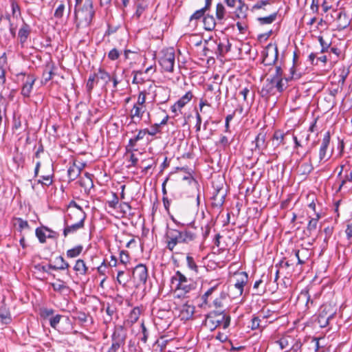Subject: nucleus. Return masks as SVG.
<instances>
[{
	"label": "nucleus",
	"instance_id": "nucleus-1",
	"mask_svg": "<svg viewBox=\"0 0 352 352\" xmlns=\"http://www.w3.org/2000/svg\"><path fill=\"white\" fill-rule=\"evenodd\" d=\"M170 281L175 285V291L179 292V296H185L196 288L195 283L179 270L171 277Z\"/></svg>",
	"mask_w": 352,
	"mask_h": 352
},
{
	"label": "nucleus",
	"instance_id": "nucleus-2",
	"mask_svg": "<svg viewBox=\"0 0 352 352\" xmlns=\"http://www.w3.org/2000/svg\"><path fill=\"white\" fill-rule=\"evenodd\" d=\"M74 14L77 27L89 26L95 14L92 0H86L81 9L75 8Z\"/></svg>",
	"mask_w": 352,
	"mask_h": 352
},
{
	"label": "nucleus",
	"instance_id": "nucleus-3",
	"mask_svg": "<svg viewBox=\"0 0 352 352\" xmlns=\"http://www.w3.org/2000/svg\"><path fill=\"white\" fill-rule=\"evenodd\" d=\"M230 323V316L223 312L212 311L206 317V326L211 330L214 329L217 327H222L223 329H227Z\"/></svg>",
	"mask_w": 352,
	"mask_h": 352
},
{
	"label": "nucleus",
	"instance_id": "nucleus-4",
	"mask_svg": "<svg viewBox=\"0 0 352 352\" xmlns=\"http://www.w3.org/2000/svg\"><path fill=\"white\" fill-rule=\"evenodd\" d=\"M275 343L285 352H299L301 346L299 336L288 333L283 335Z\"/></svg>",
	"mask_w": 352,
	"mask_h": 352
},
{
	"label": "nucleus",
	"instance_id": "nucleus-5",
	"mask_svg": "<svg viewBox=\"0 0 352 352\" xmlns=\"http://www.w3.org/2000/svg\"><path fill=\"white\" fill-rule=\"evenodd\" d=\"M231 43L227 37L219 38L211 43H208V47L205 49L214 51L217 56H224L226 54L230 52Z\"/></svg>",
	"mask_w": 352,
	"mask_h": 352
},
{
	"label": "nucleus",
	"instance_id": "nucleus-6",
	"mask_svg": "<svg viewBox=\"0 0 352 352\" xmlns=\"http://www.w3.org/2000/svg\"><path fill=\"white\" fill-rule=\"evenodd\" d=\"M162 56L160 58L159 63L165 72H173L174 70L175 54L173 48H168L162 50Z\"/></svg>",
	"mask_w": 352,
	"mask_h": 352
},
{
	"label": "nucleus",
	"instance_id": "nucleus-7",
	"mask_svg": "<svg viewBox=\"0 0 352 352\" xmlns=\"http://www.w3.org/2000/svg\"><path fill=\"white\" fill-rule=\"evenodd\" d=\"M166 248L173 252L179 243H183L181 240L180 230L174 228H168L165 234Z\"/></svg>",
	"mask_w": 352,
	"mask_h": 352
},
{
	"label": "nucleus",
	"instance_id": "nucleus-8",
	"mask_svg": "<svg viewBox=\"0 0 352 352\" xmlns=\"http://www.w3.org/2000/svg\"><path fill=\"white\" fill-rule=\"evenodd\" d=\"M299 352H316L319 349V340L313 337H300Z\"/></svg>",
	"mask_w": 352,
	"mask_h": 352
},
{
	"label": "nucleus",
	"instance_id": "nucleus-9",
	"mask_svg": "<svg viewBox=\"0 0 352 352\" xmlns=\"http://www.w3.org/2000/svg\"><path fill=\"white\" fill-rule=\"evenodd\" d=\"M278 50L276 45L269 44L263 52V63L265 65H273L277 61Z\"/></svg>",
	"mask_w": 352,
	"mask_h": 352
},
{
	"label": "nucleus",
	"instance_id": "nucleus-10",
	"mask_svg": "<svg viewBox=\"0 0 352 352\" xmlns=\"http://www.w3.org/2000/svg\"><path fill=\"white\" fill-rule=\"evenodd\" d=\"M290 76L282 78H271V82L277 90L280 92L283 91L287 87L289 80L292 79H298L300 75L296 73L294 67L290 69Z\"/></svg>",
	"mask_w": 352,
	"mask_h": 352
},
{
	"label": "nucleus",
	"instance_id": "nucleus-11",
	"mask_svg": "<svg viewBox=\"0 0 352 352\" xmlns=\"http://www.w3.org/2000/svg\"><path fill=\"white\" fill-rule=\"evenodd\" d=\"M80 219L78 222L69 225L68 219H65L64 221L65 228L63 230V236L67 237L68 234L76 232L79 229L83 228L84 221L85 219V214L80 212Z\"/></svg>",
	"mask_w": 352,
	"mask_h": 352
},
{
	"label": "nucleus",
	"instance_id": "nucleus-12",
	"mask_svg": "<svg viewBox=\"0 0 352 352\" xmlns=\"http://www.w3.org/2000/svg\"><path fill=\"white\" fill-rule=\"evenodd\" d=\"M132 276L134 281L138 282L139 284H144L148 277V271L146 265L143 264L136 265L133 269Z\"/></svg>",
	"mask_w": 352,
	"mask_h": 352
},
{
	"label": "nucleus",
	"instance_id": "nucleus-13",
	"mask_svg": "<svg viewBox=\"0 0 352 352\" xmlns=\"http://www.w3.org/2000/svg\"><path fill=\"white\" fill-rule=\"evenodd\" d=\"M191 100H193V102L195 103L197 102V98L194 96V94L191 91H188L173 105L172 110L182 109Z\"/></svg>",
	"mask_w": 352,
	"mask_h": 352
},
{
	"label": "nucleus",
	"instance_id": "nucleus-14",
	"mask_svg": "<svg viewBox=\"0 0 352 352\" xmlns=\"http://www.w3.org/2000/svg\"><path fill=\"white\" fill-rule=\"evenodd\" d=\"M248 280V275L245 272H241L236 274V282L234 285V288L237 290L236 294L239 296L243 294L244 286Z\"/></svg>",
	"mask_w": 352,
	"mask_h": 352
},
{
	"label": "nucleus",
	"instance_id": "nucleus-15",
	"mask_svg": "<svg viewBox=\"0 0 352 352\" xmlns=\"http://www.w3.org/2000/svg\"><path fill=\"white\" fill-rule=\"evenodd\" d=\"M45 232H52L53 234H48L47 237L50 239H54L58 236V233L53 231L50 228L47 226H42L41 228H37L35 231V234L38 241L41 243H44L46 242V235Z\"/></svg>",
	"mask_w": 352,
	"mask_h": 352
},
{
	"label": "nucleus",
	"instance_id": "nucleus-16",
	"mask_svg": "<svg viewBox=\"0 0 352 352\" xmlns=\"http://www.w3.org/2000/svg\"><path fill=\"white\" fill-rule=\"evenodd\" d=\"M126 333L122 326L116 327L111 336L112 344H117L119 346L124 344Z\"/></svg>",
	"mask_w": 352,
	"mask_h": 352
},
{
	"label": "nucleus",
	"instance_id": "nucleus-17",
	"mask_svg": "<svg viewBox=\"0 0 352 352\" xmlns=\"http://www.w3.org/2000/svg\"><path fill=\"white\" fill-rule=\"evenodd\" d=\"M36 79L34 75L27 76L21 89V94L24 97H29L30 96Z\"/></svg>",
	"mask_w": 352,
	"mask_h": 352
},
{
	"label": "nucleus",
	"instance_id": "nucleus-18",
	"mask_svg": "<svg viewBox=\"0 0 352 352\" xmlns=\"http://www.w3.org/2000/svg\"><path fill=\"white\" fill-rule=\"evenodd\" d=\"M226 193L221 189H217L212 196V205L214 208H221L224 204Z\"/></svg>",
	"mask_w": 352,
	"mask_h": 352
},
{
	"label": "nucleus",
	"instance_id": "nucleus-19",
	"mask_svg": "<svg viewBox=\"0 0 352 352\" xmlns=\"http://www.w3.org/2000/svg\"><path fill=\"white\" fill-rule=\"evenodd\" d=\"M330 142V133L329 132H327L322 139V144L320 148L319 151V158L320 160L322 161L323 160H327V149L329 146Z\"/></svg>",
	"mask_w": 352,
	"mask_h": 352
},
{
	"label": "nucleus",
	"instance_id": "nucleus-20",
	"mask_svg": "<svg viewBox=\"0 0 352 352\" xmlns=\"http://www.w3.org/2000/svg\"><path fill=\"white\" fill-rule=\"evenodd\" d=\"M195 313V307L193 305L184 304L180 308V314L182 320L190 319Z\"/></svg>",
	"mask_w": 352,
	"mask_h": 352
},
{
	"label": "nucleus",
	"instance_id": "nucleus-21",
	"mask_svg": "<svg viewBox=\"0 0 352 352\" xmlns=\"http://www.w3.org/2000/svg\"><path fill=\"white\" fill-rule=\"evenodd\" d=\"M31 32V29L29 25L23 23L19 30L18 36L19 42L22 46L27 41Z\"/></svg>",
	"mask_w": 352,
	"mask_h": 352
},
{
	"label": "nucleus",
	"instance_id": "nucleus-22",
	"mask_svg": "<svg viewBox=\"0 0 352 352\" xmlns=\"http://www.w3.org/2000/svg\"><path fill=\"white\" fill-rule=\"evenodd\" d=\"M319 314L326 317L327 315L336 316L337 314V307L331 303L324 304L320 307Z\"/></svg>",
	"mask_w": 352,
	"mask_h": 352
},
{
	"label": "nucleus",
	"instance_id": "nucleus-23",
	"mask_svg": "<svg viewBox=\"0 0 352 352\" xmlns=\"http://www.w3.org/2000/svg\"><path fill=\"white\" fill-rule=\"evenodd\" d=\"M168 119V116L166 115L160 123H155L149 129H145V131H146V134H148V135L153 136V135H155L157 133H160L161 131V130H160L161 126L166 124Z\"/></svg>",
	"mask_w": 352,
	"mask_h": 352
},
{
	"label": "nucleus",
	"instance_id": "nucleus-24",
	"mask_svg": "<svg viewBox=\"0 0 352 352\" xmlns=\"http://www.w3.org/2000/svg\"><path fill=\"white\" fill-rule=\"evenodd\" d=\"M204 28L207 31H212L215 28L216 21L210 14H206L203 18Z\"/></svg>",
	"mask_w": 352,
	"mask_h": 352
},
{
	"label": "nucleus",
	"instance_id": "nucleus-25",
	"mask_svg": "<svg viewBox=\"0 0 352 352\" xmlns=\"http://www.w3.org/2000/svg\"><path fill=\"white\" fill-rule=\"evenodd\" d=\"M337 20V28L339 30H344L350 24V20L349 19L347 15L345 13H343L342 12H340L339 13Z\"/></svg>",
	"mask_w": 352,
	"mask_h": 352
},
{
	"label": "nucleus",
	"instance_id": "nucleus-26",
	"mask_svg": "<svg viewBox=\"0 0 352 352\" xmlns=\"http://www.w3.org/2000/svg\"><path fill=\"white\" fill-rule=\"evenodd\" d=\"M248 10V6L244 1H239V3L236 6L235 11V15L239 19H245L247 16V11Z\"/></svg>",
	"mask_w": 352,
	"mask_h": 352
},
{
	"label": "nucleus",
	"instance_id": "nucleus-27",
	"mask_svg": "<svg viewBox=\"0 0 352 352\" xmlns=\"http://www.w3.org/2000/svg\"><path fill=\"white\" fill-rule=\"evenodd\" d=\"M7 64L6 53L4 52L0 56V85H3L6 82L5 65Z\"/></svg>",
	"mask_w": 352,
	"mask_h": 352
},
{
	"label": "nucleus",
	"instance_id": "nucleus-28",
	"mask_svg": "<svg viewBox=\"0 0 352 352\" xmlns=\"http://www.w3.org/2000/svg\"><path fill=\"white\" fill-rule=\"evenodd\" d=\"M181 240L183 243H188L196 239V234L188 230H180Z\"/></svg>",
	"mask_w": 352,
	"mask_h": 352
},
{
	"label": "nucleus",
	"instance_id": "nucleus-29",
	"mask_svg": "<svg viewBox=\"0 0 352 352\" xmlns=\"http://www.w3.org/2000/svg\"><path fill=\"white\" fill-rule=\"evenodd\" d=\"M58 261H61V265H54L52 264H49L47 265V267L50 270H64L68 269L69 267V263L64 260L63 256H59L55 258V262H57Z\"/></svg>",
	"mask_w": 352,
	"mask_h": 352
},
{
	"label": "nucleus",
	"instance_id": "nucleus-30",
	"mask_svg": "<svg viewBox=\"0 0 352 352\" xmlns=\"http://www.w3.org/2000/svg\"><path fill=\"white\" fill-rule=\"evenodd\" d=\"M74 270L77 274L85 275L87 272L88 268L82 259H78L74 267Z\"/></svg>",
	"mask_w": 352,
	"mask_h": 352
},
{
	"label": "nucleus",
	"instance_id": "nucleus-31",
	"mask_svg": "<svg viewBox=\"0 0 352 352\" xmlns=\"http://www.w3.org/2000/svg\"><path fill=\"white\" fill-rule=\"evenodd\" d=\"M266 133L263 130L261 131L255 138L256 147L259 150H263L266 147L265 144Z\"/></svg>",
	"mask_w": 352,
	"mask_h": 352
},
{
	"label": "nucleus",
	"instance_id": "nucleus-32",
	"mask_svg": "<svg viewBox=\"0 0 352 352\" xmlns=\"http://www.w3.org/2000/svg\"><path fill=\"white\" fill-rule=\"evenodd\" d=\"M285 135V134L280 130L275 131L272 138L273 144L276 145V146L284 144Z\"/></svg>",
	"mask_w": 352,
	"mask_h": 352
},
{
	"label": "nucleus",
	"instance_id": "nucleus-33",
	"mask_svg": "<svg viewBox=\"0 0 352 352\" xmlns=\"http://www.w3.org/2000/svg\"><path fill=\"white\" fill-rule=\"evenodd\" d=\"M81 168H78L75 164L70 166L67 170V175L70 181L75 180L80 174Z\"/></svg>",
	"mask_w": 352,
	"mask_h": 352
},
{
	"label": "nucleus",
	"instance_id": "nucleus-34",
	"mask_svg": "<svg viewBox=\"0 0 352 352\" xmlns=\"http://www.w3.org/2000/svg\"><path fill=\"white\" fill-rule=\"evenodd\" d=\"M320 218V215L319 213L316 214V217L311 218L307 224V230L309 232V235L311 232L317 228V225L318 223V220Z\"/></svg>",
	"mask_w": 352,
	"mask_h": 352
},
{
	"label": "nucleus",
	"instance_id": "nucleus-35",
	"mask_svg": "<svg viewBox=\"0 0 352 352\" xmlns=\"http://www.w3.org/2000/svg\"><path fill=\"white\" fill-rule=\"evenodd\" d=\"M141 314V310L138 307H134L128 316V321L131 324L136 322Z\"/></svg>",
	"mask_w": 352,
	"mask_h": 352
},
{
	"label": "nucleus",
	"instance_id": "nucleus-36",
	"mask_svg": "<svg viewBox=\"0 0 352 352\" xmlns=\"http://www.w3.org/2000/svg\"><path fill=\"white\" fill-rule=\"evenodd\" d=\"M147 8V5L143 2H138L136 4V10L134 13L133 17L136 18V19H139L144 12Z\"/></svg>",
	"mask_w": 352,
	"mask_h": 352
},
{
	"label": "nucleus",
	"instance_id": "nucleus-37",
	"mask_svg": "<svg viewBox=\"0 0 352 352\" xmlns=\"http://www.w3.org/2000/svg\"><path fill=\"white\" fill-rule=\"evenodd\" d=\"M187 267L189 270L193 271L196 274L199 273V267L196 264L194 258L188 254L186 256Z\"/></svg>",
	"mask_w": 352,
	"mask_h": 352
},
{
	"label": "nucleus",
	"instance_id": "nucleus-38",
	"mask_svg": "<svg viewBox=\"0 0 352 352\" xmlns=\"http://www.w3.org/2000/svg\"><path fill=\"white\" fill-rule=\"evenodd\" d=\"M83 249L81 245H77L67 251V256L69 258H75L80 254Z\"/></svg>",
	"mask_w": 352,
	"mask_h": 352
},
{
	"label": "nucleus",
	"instance_id": "nucleus-39",
	"mask_svg": "<svg viewBox=\"0 0 352 352\" xmlns=\"http://www.w3.org/2000/svg\"><path fill=\"white\" fill-rule=\"evenodd\" d=\"M96 74V78L103 80L105 84H107L111 79L110 74L101 67L98 69V72Z\"/></svg>",
	"mask_w": 352,
	"mask_h": 352
},
{
	"label": "nucleus",
	"instance_id": "nucleus-40",
	"mask_svg": "<svg viewBox=\"0 0 352 352\" xmlns=\"http://www.w3.org/2000/svg\"><path fill=\"white\" fill-rule=\"evenodd\" d=\"M130 276L125 275L124 272L120 270L118 272L117 281L120 285L125 286L129 280Z\"/></svg>",
	"mask_w": 352,
	"mask_h": 352
},
{
	"label": "nucleus",
	"instance_id": "nucleus-41",
	"mask_svg": "<svg viewBox=\"0 0 352 352\" xmlns=\"http://www.w3.org/2000/svg\"><path fill=\"white\" fill-rule=\"evenodd\" d=\"M51 285L53 289L56 292H62L65 289H68V287L65 285V283L60 279L57 280L56 283H53Z\"/></svg>",
	"mask_w": 352,
	"mask_h": 352
},
{
	"label": "nucleus",
	"instance_id": "nucleus-42",
	"mask_svg": "<svg viewBox=\"0 0 352 352\" xmlns=\"http://www.w3.org/2000/svg\"><path fill=\"white\" fill-rule=\"evenodd\" d=\"M96 76H97V74L96 73L91 74L89 76L86 87H87V92L89 94L91 92L92 89H94L95 84L98 82V80H96Z\"/></svg>",
	"mask_w": 352,
	"mask_h": 352
},
{
	"label": "nucleus",
	"instance_id": "nucleus-43",
	"mask_svg": "<svg viewBox=\"0 0 352 352\" xmlns=\"http://www.w3.org/2000/svg\"><path fill=\"white\" fill-rule=\"evenodd\" d=\"M226 14V9L221 3H219L216 6V17L219 21L224 19Z\"/></svg>",
	"mask_w": 352,
	"mask_h": 352
},
{
	"label": "nucleus",
	"instance_id": "nucleus-44",
	"mask_svg": "<svg viewBox=\"0 0 352 352\" xmlns=\"http://www.w3.org/2000/svg\"><path fill=\"white\" fill-rule=\"evenodd\" d=\"M276 16H277V12H274L273 14H272L267 16L259 17L258 19V20L260 22V23L262 25L270 24L276 20Z\"/></svg>",
	"mask_w": 352,
	"mask_h": 352
},
{
	"label": "nucleus",
	"instance_id": "nucleus-45",
	"mask_svg": "<svg viewBox=\"0 0 352 352\" xmlns=\"http://www.w3.org/2000/svg\"><path fill=\"white\" fill-rule=\"evenodd\" d=\"M300 258H299V264L302 265L306 263L310 257L311 253L307 248L300 250Z\"/></svg>",
	"mask_w": 352,
	"mask_h": 352
},
{
	"label": "nucleus",
	"instance_id": "nucleus-46",
	"mask_svg": "<svg viewBox=\"0 0 352 352\" xmlns=\"http://www.w3.org/2000/svg\"><path fill=\"white\" fill-rule=\"evenodd\" d=\"M340 74H339V82L343 85L345 82L346 78H347L349 74V69L348 67H346L343 66L342 68L339 69Z\"/></svg>",
	"mask_w": 352,
	"mask_h": 352
},
{
	"label": "nucleus",
	"instance_id": "nucleus-47",
	"mask_svg": "<svg viewBox=\"0 0 352 352\" xmlns=\"http://www.w3.org/2000/svg\"><path fill=\"white\" fill-rule=\"evenodd\" d=\"M88 315L82 311H76L73 316V318L80 323H85L87 321Z\"/></svg>",
	"mask_w": 352,
	"mask_h": 352
},
{
	"label": "nucleus",
	"instance_id": "nucleus-48",
	"mask_svg": "<svg viewBox=\"0 0 352 352\" xmlns=\"http://www.w3.org/2000/svg\"><path fill=\"white\" fill-rule=\"evenodd\" d=\"M318 40L321 45V53L327 52L331 46V43L326 41L322 36L318 37Z\"/></svg>",
	"mask_w": 352,
	"mask_h": 352
},
{
	"label": "nucleus",
	"instance_id": "nucleus-49",
	"mask_svg": "<svg viewBox=\"0 0 352 352\" xmlns=\"http://www.w3.org/2000/svg\"><path fill=\"white\" fill-rule=\"evenodd\" d=\"M217 101L208 102L206 99H201L199 102V107L200 110H201L204 107L215 109L217 108V107L215 105Z\"/></svg>",
	"mask_w": 352,
	"mask_h": 352
},
{
	"label": "nucleus",
	"instance_id": "nucleus-50",
	"mask_svg": "<svg viewBox=\"0 0 352 352\" xmlns=\"http://www.w3.org/2000/svg\"><path fill=\"white\" fill-rule=\"evenodd\" d=\"M206 12L203 9H199L198 10H196L190 17V21H197L201 19V18H204Z\"/></svg>",
	"mask_w": 352,
	"mask_h": 352
},
{
	"label": "nucleus",
	"instance_id": "nucleus-51",
	"mask_svg": "<svg viewBox=\"0 0 352 352\" xmlns=\"http://www.w3.org/2000/svg\"><path fill=\"white\" fill-rule=\"evenodd\" d=\"M41 179L38 180V183L47 186H50L52 184V176L50 175H43L41 177Z\"/></svg>",
	"mask_w": 352,
	"mask_h": 352
},
{
	"label": "nucleus",
	"instance_id": "nucleus-52",
	"mask_svg": "<svg viewBox=\"0 0 352 352\" xmlns=\"http://www.w3.org/2000/svg\"><path fill=\"white\" fill-rule=\"evenodd\" d=\"M142 72L140 71L134 72V76L133 78V83L142 84L144 82V78L142 77Z\"/></svg>",
	"mask_w": 352,
	"mask_h": 352
},
{
	"label": "nucleus",
	"instance_id": "nucleus-53",
	"mask_svg": "<svg viewBox=\"0 0 352 352\" xmlns=\"http://www.w3.org/2000/svg\"><path fill=\"white\" fill-rule=\"evenodd\" d=\"M0 319H1V323L2 324H8L12 321L11 315L9 312H6L4 314H0Z\"/></svg>",
	"mask_w": 352,
	"mask_h": 352
},
{
	"label": "nucleus",
	"instance_id": "nucleus-54",
	"mask_svg": "<svg viewBox=\"0 0 352 352\" xmlns=\"http://www.w3.org/2000/svg\"><path fill=\"white\" fill-rule=\"evenodd\" d=\"M62 316L60 314H56L54 316H52L50 318V326L56 329L57 325L60 321V319L62 318Z\"/></svg>",
	"mask_w": 352,
	"mask_h": 352
},
{
	"label": "nucleus",
	"instance_id": "nucleus-55",
	"mask_svg": "<svg viewBox=\"0 0 352 352\" xmlns=\"http://www.w3.org/2000/svg\"><path fill=\"white\" fill-rule=\"evenodd\" d=\"M65 10V6L63 3H60L55 10L54 16L57 19H61L63 16Z\"/></svg>",
	"mask_w": 352,
	"mask_h": 352
},
{
	"label": "nucleus",
	"instance_id": "nucleus-56",
	"mask_svg": "<svg viewBox=\"0 0 352 352\" xmlns=\"http://www.w3.org/2000/svg\"><path fill=\"white\" fill-rule=\"evenodd\" d=\"M300 171L302 174L307 175L309 174L312 170L313 167L310 163H303L300 166Z\"/></svg>",
	"mask_w": 352,
	"mask_h": 352
},
{
	"label": "nucleus",
	"instance_id": "nucleus-57",
	"mask_svg": "<svg viewBox=\"0 0 352 352\" xmlns=\"http://www.w3.org/2000/svg\"><path fill=\"white\" fill-rule=\"evenodd\" d=\"M217 286H218V284L211 287L202 296V300L205 304L208 303V297L214 292V291L217 289Z\"/></svg>",
	"mask_w": 352,
	"mask_h": 352
},
{
	"label": "nucleus",
	"instance_id": "nucleus-58",
	"mask_svg": "<svg viewBox=\"0 0 352 352\" xmlns=\"http://www.w3.org/2000/svg\"><path fill=\"white\" fill-rule=\"evenodd\" d=\"M118 202H119V199H118V195H116V193L113 192L112 193V199L107 201L109 206L111 208L115 209L117 208Z\"/></svg>",
	"mask_w": 352,
	"mask_h": 352
},
{
	"label": "nucleus",
	"instance_id": "nucleus-59",
	"mask_svg": "<svg viewBox=\"0 0 352 352\" xmlns=\"http://www.w3.org/2000/svg\"><path fill=\"white\" fill-rule=\"evenodd\" d=\"M261 320H262L258 316L253 317L251 320V326H250L251 329L254 330V329L261 328Z\"/></svg>",
	"mask_w": 352,
	"mask_h": 352
},
{
	"label": "nucleus",
	"instance_id": "nucleus-60",
	"mask_svg": "<svg viewBox=\"0 0 352 352\" xmlns=\"http://www.w3.org/2000/svg\"><path fill=\"white\" fill-rule=\"evenodd\" d=\"M250 93V89L248 87L241 88L238 93L239 96H241L244 101L247 100V97Z\"/></svg>",
	"mask_w": 352,
	"mask_h": 352
},
{
	"label": "nucleus",
	"instance_id": "nucleus-61",
	"mask_svg": "<svg viewBox=\"0 0 352 352\" xmlns=\"http://www.w3.org/2000/svg\"><path fill=\"white\" fill-rule=\"evenodd\" d=\"M21 126V122L20 120V116L16 111L13 113V127L15 129H18Z\"/></svg>",
	"mask_w": 352,
	"mask_h": 352
},
{
	"label": "nucleus",
	"instance_id": "nucleus-62",
	"mask_svg": "<svg viewBox=\"0 0 352 352\" xmlns=\"http://www.w3.org/2000/svg\"><path fill=\"white\" fill-rule=\"evenodd\" d=\"M333 227L327 226L324 229V233L325 234L324 242L325 243H328V241L331 238L332 234H333Z\"/></svg>",
	"mask_w": 352,
	"mask_h": 352
},
{
	"label": "nucleus",
	"instance_id": "nucleus-63",
	"mask_svg": "<svg viewBox=\"0 0 352 352\" xmlns=\"http://www.w3.org/2000/svg\"><path fill=\"white\" fill-rule=\"evenodd\" d=\"M120 56V52L116 48L112 49L108 54V58L111 60H117Z\"/></svg>",
	"mask_w": 352,
	"mask_h": 352
},
{
	"label": "nucleus",
	"instance_id": "nucleus-64",
	"mask_svg": "<svg viewBox=\"0 0 352 352\" xmlns=\"http://www.w3.org/2000/svg\"><path fill=\"white\" fill-rule=\"evenodd\" d=\"M120 260L123 264H126L129 262V256L126 251L122 250L120 253Z\"/></svg>",
	"mask_w": 352,
	"mask_h": 352
}]
</instances>
